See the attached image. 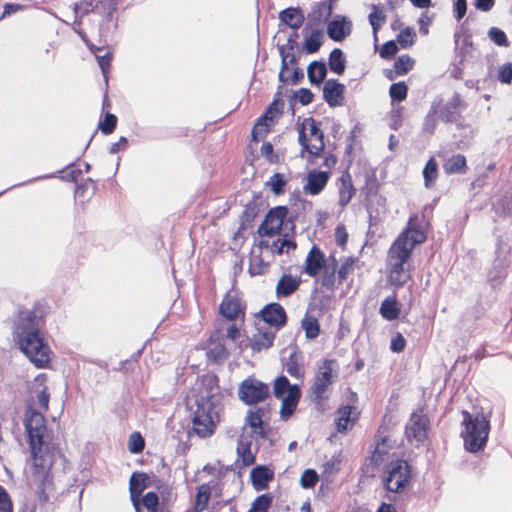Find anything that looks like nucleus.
<instances>
[{"instance_id": "f257e3e1", "label": "nucleus", "mask_w": 512, "mask_h": 512, "mask_svg": "<svg viewBox=\"0 0 512 512\" xmlns=\"http://www.w3.org/2000/svg\"><path fill=\"white\" fill-rule=\"evenodd\" d=\"M41 308L40 302H35L31 309L20 307L12 334L18 349L35 368L47 369L50 367L53 352L42 330L45 321Z\"/></svg>"}, {"instance_id": "f03ea898", "label": "nucleus", "mask_w": 512, "mask_h": 512, "mask_svg": "<svg viewBox=\"0 0 512 512\" xmlns=\"http://www.w3.org/2000/svg\"><path fill=\"white\" fill-rule=\"evenodd\" d=\"M422 215L413 214L409 217L405 228L400 232L397 238L391 244L388 250V260L391 262L388 270V281L396 288L403 287L410 279V271L405 265L412 257L413 250L427 239L423 229L424 224L429 222L425 220V210Z\"/></svg>"}, {"instance_id": "7ed1b4c3", "label": "nucleus", "mask_w": 512, "mask_h": 512, "mask_svg": "<svg viewBox=\"0 0 512 512\" xmlns=\"http://www.w3.org/2000/svg\"><path fill=\"white\" fill-rule=\"evenodd\" d=\"M462 426L460 436L464 442V449L469 453L483 451L487 445L491 429L490 419L482 411L470 413L462 411Z\"/></svg>"}, {"instance_id": "20e7f679", "label": "nucleus", "mask_w": 512, "mask_h": 512, "mask_svg": "<svg viewBox=\"0 0 512 512\" xmlns=\"http://www.w3.org/2000/svg\"><path fill=\"white\" fill-rule=\"evenodd\" d=\"M196 410L192 416V431L200 438H207L214 434L217 415L215 395L211 391L202 392L195 400Z\"/></svg>"}, {"instance_id": "39448f33", "label": "nucleus", "mask_w": 512, "mask_h": 512, "mask_svg": "<svg viewBox=\"0 0 512 512\" xmlns=\"http://www.w3.org/2000/svg\"><path fill=\"white\" fill-rule=\"evenodd\" d=\"M298 213L294 210L289 213V208L285 205H278L268 210L264 220L259 225L257 233L261 237H274L280 235L283 230H289L295 235Z\"/></svg>"}, {"instance_id": "423d86ee", "label": "nucleus", "mask_w": 512, "mask_h": 512, "mask_svg": "<svg viewBox=\"0 0 512 512\" xmlns=\"http://www.w3.org/2000/svg\"><path fill=\"white\" fill-rule=\"evenodd\" d=\"M24 427L32 457H40L39 454L48 436L44 415L29 405L25 411Z\"/></svg>"}, {"instance_id": "0eeeda50", "label": "nucleus", "mask_w": 512, "mask_h": 512, "mask_svg": "<svg viewBox=\"0 0 512 512\" xmlns=\"http://www.w3.org/2000/svg\"><path fill=\"white\" fill-rule=\"evenodd\" d=\"M411 479V464L405 459L396 458L387 463L382 484L384 489L389 492L401 493L410 484Z\"/></svg>"}, {"instance_id": "6e6552de", "label": "nucleus", "mask_w": 512, "mask_h": 512, "mask_svg": "<svg viewBox=\"0 0 512 512\" xmlns=\"http://www.w3.org/2000/svg\"><path fill=\"white\" fill-rule=\"evenodd\" d=\"M117 0H93L89 2L75 3L74 13L76 16L75 23L80 25L77 17H83L90 12H96L104 15L103 22L100 24L99 31L101 36H107L110 32L109 22L112 21L114 12L117 10Z\"/></svg>"}, {"instance_id": "1a4fd4ad", "label": "nucleus", "mask_w": 512, "mask_h": 512, "mask_svg": "<svg viewBox=\"0 0 512 512\" xmlns=\"http://www.w3.org/2000/svg\"><path fill=\"white\" fill-rule=\"evenodd\" d=\"M33 483L37 500L41 505L49 502L50 495L54 491L53 475L51 473L52 463L47 462L45 457L33 458Z\"/></svg>"}, {"instance_id": "9d476101", "label": "nucleus", "mask_w": 512, "mask_h": 512, "mask_svg": "<svg viewBox=\"0 0 512 512\" xmlns=\"http://www.w3.org/2000/svg\"><path fill=\"white\" fill-rule=\"evenodd\" d=\"M238 398L245 405H257L264 402L270 397L269 385L257 379L256 377L248 376L245 378L238 387Z\"/></svg>"}, {"instance_id": "9b49d317", "label": "nucleus", "mask_w": 512, "mask_h": 512, "mask_svg": "<svg viewBox=\"0 0 512 512\" xmlns=\"http://www.w3.org/2000/svg\"><path fill=\"white\" fill-rule=\"evenodd\" d=\"M432 102H439L438 118L446 124L457 123L462 116V112L467 108V104L458 92H454L451 99L446 103H444L441 95H437Z\"/></svg>"}, {"instance_id": "f8f14e48", "label": "nucleus", "mask_w": 512, "mask_h": 512, "mask_svg": "<svg viewBox=\"0 0 512 512\" xmlns=\"http://www.w3.org/2000/svg\"><path fill=\"white\" fill-rule=\"evenodd\" d=\"M429 418L419 412H413L405 425V436L409 443L419 446L428 438Z\"/></svg>"}, {"instance_id": "ddd939ff", "label": "nucleus", "mask_w": 512, "mask_h": 512, "mask_svg": "<svg viewBox=\"0 0 512 512\" xmlns=\"http://www.w3.org/2000/svg\"><path fill=\"white\" fill-rule=\"evenodd\" d=\"M333 364H336L335 359H324L323 364L319 367L316 373L315 382L311 387L314 401L321 402L327 397L324 396L328 387L334 383L335 377L333 373Z\"/></svg>"}, {"instance_id": "4468645a", "label": "nucleus", "mask_w": 512, "mask_h": 512, "mask_svg": "<svg viewBox=\"0 0 512 512\" xmlns=\"http://www.w3.org/2000/svg\"><path fill=\"white\" fill-rule=\"evenodd\" d=\"M260 320L265 322L276 331L281 330L286 326L288 316L284 307L278 302H270L263 306V308L256 314Z\"/></svg>"}, {"instance_id": "2eb2a0df", "label": "nucleus", "mask_w": 512, "mask_h": 512, "mask_svg": "<svg viewBox=\"0 0 512 512\" xmlns=\"http://www.w3.org/2000/svg\"><path fill=\"white\" fill-rule=\"evenodd\" d=\"M261 196L254 193L252 199L245 205L243 212L239 216V227L233 235V241L244 239L243 232L252 227V223L260 212Z\"/></svg>"}, {"instance_id": "dca6fc26", "label": "nucleus", "mask_w": 512, "mask_h": 512, "mask_svg": "<svg viewBox=\"0 0 512 512\" xmlns=\"http://www.w3.org/2000/svg\"><path fill=\"white\" fill-rule=\"evenodd\" d=\"M352 21L344 15H335L326 24V33L334 42L344 41L352 32Z\"/></svg>"}, {"instance_id": "f3484780", "label": "nucleus", "mask_w": 512, "mask_h": 512, "mask_svg": "<svg viewBox=\"0 0 512 512\" xmlns=\"http://www.w3.org/2000/svg\"><path fill=\"white\" fill-rule=\"evenodd\" d=\"M160 482L161 480L155 475H153L151 479V477L145 472L134 471L129 479V493L133 506H136L138 497L142 496V493L146 488L150 486L156 487L157 483Z\"/></svg>"}, {"instance_id": "a211bd4d", "label": "nucleus", "mask_w": 512, "mask_h": 512, "mask_svg": "<svg viewBox=\"0 0 512 512\" xmlns=\"http://www.w3.org/2000/svg\"><path fill=\"white\" fill-rule=\"evenodd\" d=\"M345 92L346 86L335 78L327 79L322 88L323 99L331 108L344 104Z\"/></svg>"}, {"instance_id": "6ab92c4d", "label": "nucleus", "mask_w": 512, "mask_h": 512, "mask_svg": "<svg viewBox=\"0 0 512 512\" xmlns=\"http://www.w3.org/2000/svg\"><path fill=\"white\" fill-rule=\"evenodd\" d=\"M331 173L319 169H312L306 175V184L303 186L304 193L312 196L319 195L326 187Z\"/></svg>"}, {"instance_id": "aec40b11", "label": "nucleus", "mask_w": 512, "mask_h": 512, "mask_svg": "<svg viewBox=\"0 0 512 512\" xmlns=\"http://www.w3.org/2000/svg\"><path fill=\"white\" fill-rule=\"evenodd\" d=\"M326 267V257L323 251L317 246L313 245L309 250L302 273L315 277Z\"/></svg>"}, {"instance_id": "412c9836", "label": "nucleus", "mask_w": 512, "mask_h": 512, "mask_svg": "<svg viewBox=\"0 0 512 512\" xmlns=\"http://www.w3.org/2000/svg\"><path fill=\"white\" fill-rule=\"evenodd\" d=\"M219 313L228 321H235L240 315H245V306L239 298L226 294L219 305Z\"/></svg>"}, {"instance_id": "4be33fe9", "label": "nucleus", "mask_w": 512, "mask_h": 512, "mask_svg": "<svg viewBox=\"0 0 512 512\" xmlns=\"http://www.w3.org/2000/svg\"><path fill=\"white\" fill-rule=\"evenodd\" d=\"M274 475V470L268 465H256L250 471L251 484L256 491H264L268 489Z\"/></svg>"}, {"instance_id": "5701e85b", "label": "nucleus", "mask_w": 512, "mask_h": 512, "mask_svg": "<svg viewBox=\"0 0 512 512\" xmlns=\"http://www.w3.org/2000/svg\"><path fill=\"white\" fill-rule=\"evenodd\" d=\"M301 388L298 384H294L291 391L286 396L279 398L281 400L280 418L287 421L296 411L297 405L301 398Z\"/></svg>"}, {"instance_id": "b1692460", "label": "nucleus", "mask_w": 512, "mask_h": 512, "mask_svg": "<svg viewBox=\"0 0 512 512\" xmlns=\"http://www.w3.org/2000/svg\"><path fill=\"white\" fill-rule=\"evenodd\" d=\"M279 18V27L281 25H285L286 27L291 28L292 30H298L305 20L303 11L300 7H287L279 12L278 15ZM279 31H282L281 28H279Z\"/></svg>"}, {"instance_id": "393cba45", "label": "nucleus", "mask_w": 512, "mask_h": 512, "mask_svg": "<svg viewBox=\"0 0 512 512\" xmlns=\"http://www.w3.org/2000/svg\"><path fill=\"white\" fill-rule=\"evenodd\" d=\"M133 507L136 512H142L143 509L147 512H169L167 507L160 504L159 495L155 491H149L138 497L136 506Z\"/></svg>"}, {"instance_id": "a878e982", "label": "nucleus", "mask_w": 512, "mask_h": 512, "mask_svg": "<svg viewBox=\"0 0 512 512\" xmlns=\"http://www.w3.org/2000/svg\"><path fill=\"white\" fill-rule=\"evenodd\" d=\"M306 127L303 121L298 125V142L301 146V155L306 152L309 155V162H312V158L321 157L325 150V143L322 145H312L310 139L306 134Z\"/></svg>"}, {"instance_id": "bb28decb", "label": "nucleus", "mask_w": 512, "mask_h": 512, "mask_svg": "<svg viewBox=\"0 0 512 512\" xmlns=\"http://www.w3.org/2000/svg\"><path fill=\"white\" fill-rule=\"evenodd\" d=\"M301 278L291 274H283L276 285V296L278 299L291 296L299 289Z\"/></svg>"}, {"instance_id": "cd10ccee", "label": "nucleus", "mask_w": 512, "mask_h": 512, "mask_svg": "<svg viewBox=\"0 0 512 512\" xmlns=\"http://www.w3.org/2000/svg\"><path fill=\"white\" fill-rule=\"evenodd\" d=\"M507 263L506 259L497 256L492 264V267L487 273V281L491 285L492 289H497L507 276Z\"/></svg>"}, {"instance_id": "c85d7f7f", "label": "nucleus", "mask_w": 512, "mask_h": 512, "mask_svg": "<svg viewBox=\"0 0 512 512\" xmlns=\"http://www.w3.org/2000/svg\"><path fill=\"white\" fill-rule=\"evenodd\" d=\"M379 314L386 321L397 320L401 314L397 294L394 292L392 295L387 296L380 304Z\"/></svg>"}, {"instance_id": "c756f323", "label": "nucleus", "mask_w": 512, "mask_h": 512, "mask_svg": "<svg viewBox=\"0 0 512 512\" xmlns=\"http://www.w3.org/2000/svg\"><path fill=\"white\" fill-rule=\"evenodd\" d=\"M327 65L324 60H313L307 67V78L312 86L319 87L325 82L327 76Z\"/></svg>"}, {"instance_id": "7c9ffc66", "label": "nucleus", "mask_w": 512, "mask_h": 512, "mask_svg": "<svg viewBox=\"0 0 512 512\" xmlns=\"http://www.w3.org/2000/svg\"><path fill=\"white\" fill-rule=\"evenodd\" d=\"M355 410L356 408L352 405H342L338 408L339 417L336 420V428L339 433H346L349 426L357 420V416L352 417Z\"/></svg>"}, {"instance_id": "2f4dec72", "label": "nucleus", "mask_w": 512, "mask_h": 512, "mask_svg": "<svg viewBox=\"0 0 512 512\" xmlns=\"http://www.w3.org/2000/svg\"><path fill=\"white\" fill-rule=\"evenodd\" d=\"M332 15L326 14L324 3L316 2L312 5L307 14L308 23H306L303 32H306L311 26H319L322 22L327 24Z\"/></svg>"}, {"instance_id": "473e14b6", "label": "nucleus", "mask_w": 512, "mask_h": 512, "mask_svg": "<svg viewBox=\"0 0 512 512\" xmlns=\"http://www.w3.org/2000/svg\"><path fill=\"white\" fill-rule=\"evenodd\" d=\"M356 193V189L353 186L351 175L345 173L340 177V188H339V206L345 208L353 196Z\"/></svg>"}, {"instance_id": "72a5a7b5", "label": "nucleus", "mask_w": 512, "mask_h": 512, "mask_svg": "<svg viewBox=\"0 0 512 512\" xmlns=\"http://www.w3.org/2000/svg\"><path fill=\"white\" fill-rule=\"evenodd\" d=\"M323 42V31L321 29H313L309 35L305 36L300 48L306 54H314L320 50Z\"/></svg>"}, {"instance_id": "f704fd0d", "label": "nucleus", "mask_w": 512, "mask_h": 512, "mask_svg": "<svg viewBox=\"0 0 512 512\" xmlns=\"http://www.w3.org/2000/svg\"><path fill=\"white\" fill-rule=\"evenodd\" d=\"M443 169L447 175L465 174L468 170L466 157L463 154L452 155L444 162Z\"/></svg>"}, {"instance_id": "c9c22d12", "label": "nucleus", "mask_w": 512, "mask_h": 512, "mask_svg": "<svg viewBox=\"0 0 512 512\" xmlns=\"http://www.w3.org/2000/svg\"><path fill=\"white\" fill-rule=\"evenodd\" d=\"M346 64V56L342 49H332L328 56V66L330 71L336 75H343L346 70Z\"/></svg>"}, {"instance_id": "e433bc0d", "label": "nucleus", "mask_w": 512, "mask_h": 512, "mask_svg": "<svg viewBox=\"0 0 512 512\" xmlns=\"http://www.w3.org/2000/svg\"><path fill=\"white\" fill-rule=\"evenodd\" d=\"M275 336L273 332H259L249 340V345L254 352H260L273 346Z\"/></svg>"}, {"instance_id": "4c0bfd02", "label": "nucleus", "mask_w": 512, "mask_h": 512, "mask_svg": "<svg viewBox=\"0 0 512 512\" xmlns=\"http://www.w3.org/2000/svg\"><path fill=\"white\" fill-rule=\"evenodd\" d=\"M301 353L297 351L295 348L289 355V357L285 360L282 359V364L287 371V373L294 378L300 379L304 376V371L301 369L299 364V355Z\"/></svg>"}, {"instance_id": "58836bf2", "label": "nucleus", "mask_w": 512, "mask_h": 512, "mask_svg": "<svg viewBox=\"0 0 512 512\" xmlns=\"http://www.w3.org/2000/svg\"><path fill=\"white\" fill-rule=\"evenodd\" d=\"M251 445V441H244L242 437L238 439L236 452L244 467L251 466L256 460L255 455L251 452Z\"/></svg>"}, {"instance_id": "ea45409f", "label": "nucleus", "mask_w": 512, "mask_h": 512, "mask_svg": "<svg viewBox=\"0 0 512 512\" xmlns=\"http://www.w3.org/2000/svg\"><path fill=\"white\" fill-rule=\"evenodd\" d=\"M424 186L432 188L438 177V163L434 157H430L423 168Z\"/></svg>"}, {"instance_id": "a19ab883", "label": "nucleus", "mask_w": 512, "mask_h": 512, "mask_svg": "<svg viewBox=\"0 0 512 512\" xmlns=\"http://www.w3.org/2000/svg\"><path fill=\"white\" fill-rule=\"evenodd\" d=\"M368 20H369V24L372 27L374 40L376 42L377 41V33L386 21V15L383 13L382 9L380 8V5H378V4L372 5V12L369 14Z\"/></svg>"}, {"instance_id": "79ce46f5", "label": "nucleus", "mask_w": 512, "mask_h": 512, "mask_svg": "<svg viewBox=\"0 0 512 512\" xmlns=\"http://www.w3.org/2000/svg\"><path fill=\"white\" fill-rule=\"evenodd\" d=\"M301 327L305 332V337L310 340L317 338L321 331L318 319L314 316H308V314L302 319Z\"/></svg>"}, {"instance_id": "37998d69", "label": "nucleus", "mask_w": 512, "mask_h": 512, "mask_svg": "<svg viewBox=\"0 0 512 512\" xmlns=\"http://www.w3.org/2000/svg\"><path fill=\"white\" fill-rule=\"evenodd\" d=\"M287 183L288 180L285 177V175L276 172L268 179V181L266 182V186L269 187V189L274 195L280 196L285 193Z\"/></svg>"}, {"instance_id": "c03bdc74", "label": "nucleus", "mask_w": 512, "mask_h": 512, "mask_svg": "<svg viewBox=\"0 0 512 512\" xmlns=\"http://www.w3.org/2000/svg\"><path fill=\"white\" fill-rule=\"evenodd\" d=\"M331 265L326 266L321 275V285L327 289H333L335 285V274L338 267V261L334 256H330Z\"/></svg>"}, {"instance_id": "a18cd8bd", "label": "nucleus", "mask_w": 512, "mask_h": 512, "mask_svg": "<svg viewBox=\"0 0 512 512\" xmlns=\"http://www.w3.org/2000/svg\"><path fill=\"white\" fill-rule=\"evenodd\" d=\"M438 104L439 102H431L430 109L426 114L423 122V131L429 134H433L437 127L438 118Z\"/></svg>"}, {"instance_id": "49530a36", "label": "nucleus", "mask_w": 512, "mask_h": 512, "mask_svg": "<svg viewBox=\"0 0 512 512\" xmlns=\"http://www.w3.org/2000/svg\"><path fill=\"white\" fill-rule=\"evenodd\" d=\"M408 85L404 81L392 83L389 88L391 103H401L408 96Z\"/></svg>"}, {"instance_id": "de8ad7c7", "label": "nucleus", "mask_w": 512, "mask_h": 512, "mask_svg": "<svg viewBox=\"0 0 512 512\" xmlns=\"http://www.w3.org/2000/svg\"><path fill=\"white\" fill-rule=\"evenodd\" d=\"M294 384H291L289 379L281 374L274 379L273 382V395L276 399L286 396L292 389Z\"/></svg>"}, {"instance_id": "09e8293b", "label": "nucleus", "mask_w": 512, "mask_h": 512, "mask_svg": "<svg viewBox=\"0 0 512 512\" xmlns=\"http://www.w3.org/2000/svg\"><path fill=\"white\" fill-rule=\"evenodd\" d=\"M211 495V488L208 484H202L197 489L195 499V510L201 512L206 509Z\"/></svg>"}, {"instance_id": "8fccbe9b", "label": "nucleus", "mask_w": 512, "mask_h": 512, "mask_svg": "<svg viewBox=\"0 0 512 512\" xmlns=\"http://www.w3.org/2000/svg\"><path fill=\"white\" fill-rule=\"evenodd\" d=\"M415 64V61L413 58H411L409 55L404 54L399 56L394 61V69L395 73L398 76H404L406 75L410 70L413 69V66Z\"/></svg>"}, {"instance_id": "3c124183", "label": "nucleus", "mask_w": 512, "mask_h": 512, "mask_svg": "<svg viewBox=\"0 0 512 512\" xmlns=\"http://www.w3.org/2000/svg\"><path fill=\"white\" fill-rule=\"evenodd\" d=\"M303 124L305 127H309L310 136L319 141V145H322L325 135L321 129V123L316 121L313 117H307L303 119Z\"/></svg>"}, {"instance_id": "603ef678", "label": "nucleus", "mask_w": 512, "mask_h": 512, "mask_svg": "<svg viewBox=\"0 0 512 512\" xmlns=\"http://www.w3.org/2000/svg\"><path fill=\"white\" fill-rule=\"evenodd\" d=\"M298 99L299 103L303 106L309 105L313 99L314 94L309 88H300L296 92L293 93V96L290 99V108L292 112H294V100Z\"/></svg>"}, {"instance_id": "864d4df0", "label": "nucleus", "mask_w": 512, "mask_h": 512, "mask_svg": "<svg viewBox=\"0 0 512 512\" xmlns=\"http://www.w3.org/2000/svg\"><path fill=\"white\" fill-rule=\"evenodd\" d=\"M206 355L210 361L220 363L229 357V352L223 344L218 343L214 345V347L208 349Z\"/></svg>"}, {"instance_id": "5fc2aeb1", "label": "nucleus", "mask_w": 512, "mask_h": 512, "mask_svg": "<svg viewBox=\"0 0 512 512\" xmlns=\"http://www.w3.org/2000/svg\"><path fill=\"white\" fill-rule=\"evenodd\" d=\"M319 481V475L315 469L307 468L300 477V486L304 489H312Z\"/></svg>"}, {"instance_id": "6e6d98bb", "label": "nucleus", "mask_w": 512, "mask_h": 512, "mask_svg": "<svg viewBox=\"0 0 512 512\" xmlns=\"http://www.w3.org/2000/svg\"><path fill=\"white\" fill-rule=\"evenodd\" d=\"M273 503V496L270 493H264L255 498L250 510L257 512H267Z\"/></svg>"}, {"instance_id": "4d7b16f0", "label": "nucleus", "mask_w": 512, "mask_h": 512, "mask_svg": "<svg viewBox=\"0 0 512 512\" xmlns=\"http://www.w3.org/2000/svg\"><path fill=\"white\" fill-rule=\"evenodd\" d=\"M145 448V440L140 432H133L129 436L128 449L132 454H139Z\"/></svg>"}, {"instance_id": "13d9d810", "label": "nucleus", "mask_w": 512, "mask_h": 512, "mask_svg": "<svg viewBox=\"0 0 512 512\" xmlns=\"http://www.w3.org/2000/svg\"><path fill=\"white\" fill-rule=\"evenodd\" d=\"M416 33L413 28L406 27L397 35V42L403 49H407L414 44Z\"/></svg>"}, {"instance_id": "bf43d9fd", "label": "nucleus", "mask_w": 512, "mask_h": 512, "mask_svg": "<svg viewBox=\"0 0 512 512\" xmlns=\"http://www.w3.org/2000/svg\"><path fill=\"white\" fill-rule=\"evenodd\" d=\"M487 35L489 39L497 46L508 47L510 44L506 33L498 27H491L488 30Z\"/></svg>"}, {"instance_id": "052dcab7", "label": "nucleus", "mask_w": 512, "mask_h": 512, "mask_svg": "<svg viewBox=\"0 0 512 512\" xmlns=\"http://www.w3.org/2000/svg\"><path fill=\"white\" fill-rule=\"evenodd\" d=\"M117 121L118 119L116 115L107 112L104 115L103 120H100L98 127L104 135H109L115 130Z\"/></svg>"}, {"instance_id": "680f3d73", "label": "nucleus", "mask_w": 512, "mask_h": 512, "mask_svg": "<svg viewBox=\"0 0 512 512\" xmlns=\"http://www.w3.org/2000/svg\"><path fill=\"white\" fill-rule=\"evenodd\" d=\"M98 66L103 74L104 80L108 83V72L111 66V61L113 58V54L110 51H107L104 55H95Z\"/></svg>"}, {"instance_id": "e2e57ef3", "label": "nucleus", "mask_w": 512, "mask_h": 512, "mask_svg": "<svg viewBox=\"0 0 512 512\" xmlns=\"http://www.w3.org/2000/svg\"><path fill=\"white\" fill-rule=\"evenodd\" d=\"M379 189V183L376 176L373 174L366 177L365 185L362 188V193L366 198L376 196Z\"/></svg>"}, {"instance_id": "0e129e2a", "label": "nucleus", "mask_w": 512, "mask_h": 512, "mask_svg": "<svg viewBox=\"0 0 512 512\" xmlns=\"http://www.w3.org/2000/svg\"><path fill=\"white\" fill-rule=\"evenodd\" d=\"M280 235L279 247H283L284 252L288 253L290 250L296 249L297 244L293 238L294 235L289 230H283Z\"/></svg>"}, {"instance_id": "69168bd1", "label": "nucleus", "mask_w": 512, "mask_h": 512, "mask_svg": "<svg viewBox=\"0 0 512 512\" xmlns=\"http://www.w3.org/2000/svg\"><path fill=\"white\" fill-rule=\"evenodd\" d=\"M59 173L64 175L61 177L65 181L76 182L79 176L82 174V170L75 168V163L68 164L64 169L60 170Z\"/></svg>"}, {"instance_id": "338daca9", "label": "nucleus", "mask_w": 512, "mask_h": 512, "mask_svg": "<svg viewBox=\"0 0 512 512\" xmlns=\"http://www.w3.org/2000/svg\"><path fill=\"white\" fill-rule=\"evenodd\" d=\"M397 52V43L394 40H389L382 45L379 54L383 59H392Z\"/></svg>"}, {"instance_id": "774afa93", "label": "nucleus", "mask_w": 512, "mask_h": 512, "mask_svg": "<svg viewBox=\"0 0 512 512\" xmlns=\"http://www.w3.org/2000/svg\"><path fill=\"white\" fill-rule=\"evenodd\" d=\"M498 80L503 84H510L512 82V64L510 62L500 66Z\"/></svg>"}]
</instances>
